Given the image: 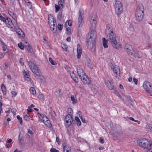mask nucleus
Listing matches in <instances>:
<instances>
[{"label":"nucleus","mask_w":152,"mask_h":152,"mask_svg":"<svg viewBox=\"0 0 152 152\" xmlns=\"http://www.w3.org/2000/svg\"><path fill=\"white\" fill-rule=\"evenodd\" d=\"M116 36L115 32L113 30H110L107 35V40L114 48L118 49L121 48V44L119 42H117L116 40Z\"/></svg>","instance_id":"f257e3e1"},{"label":"nucleus","mask_w":152,"mask_h":152,"mask_svg":"<svg viewBox=\"0 0 152 152\" xmlns=\"http://www.w3.org/2000/svg\"><path fill=\"white\" fill-rule=\"evenodd\" d=\"M144 7L143 5L140 4L138 5L135 13V17L136 20L140 22L141 21L143 17Z\"/></svg>","instance_id":"f03ea898"},{"label":"nucleus","mask_w":152,"mask_h":152,"mask_svg":"<svg viewBox=\"0 0 152 152\" xmlns=\"http://www.w3.org/2000/svg\"><path fill=\"white\" fill-rule=\"evenodd\" d=\"M48 22L51 30L53 32H55L56 30H55V27H56V29L57 26L56 19L55 17L51 14L49 15H48Z\"/></svg>","instance_id":"7ed1b4c3"},{"label":"nucleus","mask_w":152,"mask_h":152,"mask_svg":"<svg viewBox=\"0 0 152 152\" xmlns=\"http://www.w3.org/2000/svg\"><path fill=\"white\" fill-rule=\"evenodd\" d=\"M28 64L31 70L34 74L37 76H40L41 74L40 70L34 63L29 61L28 62Z\"/></svg>","instance_id":"20e7f679"},{"label":"nucleus","mask_w":152,"mask_h":152,"mask_svg":"<svg viewBox=\"0 0 152 152\" xmlns=\"http://www.w3.org/2000/svg\"><path fill=\"white\" fill-rule=\"evenodd\" d=\"M96 37V31L94 29L91 30V31L89 33L87 37V39L88 40V42L90 41H95Z\"/></svg>","instance_id":"39448f33"},{"label":"nucleus","mask_w":152,"mask_h":152,"mask_svg":"<svg viewBox=\"0 0 152 152\" xmlns=\"http://www.w3.org/2000/svg\"><path fill=\"white\" fill-rule=\"evenodd\" d=\"M138 143L140 147L147 149L149 142L146 139H143L139 140Z\"/></svg>","instance_id":"423d86ee"},{"label":"nucleus","mask_w":152,"mask_h":152,"mask_svg":"<svg viewBox=\"0 0 152 152\" xmlns=\"http://www.w3.org/2000/svg\"><path fill=\"white\" fill-rule=\"evenodd\" d=\"M115 9L117 14L119 15L123 11V7L121 2L116 1L115 4Z\"/></svg>","instance_id":"0eeeda50"},{"label":"nucleus","mask_w":152,"mask_h":152,"mask_svg":"<svg viewBox=\"0 0 152 152\" xmlns=\"http://www.w3.org/2000/svg\"><path fill=\"white\" fill-rule=\"evenodd\" d=\"M125 49L129 54L134 56H137V53L132 48V47L129 44H126L125 46Z\"/></svg>","instance_id":"6e6552de"},{"label":"nucleus","mask_w":152,"mask_h":152,"mask_svg":"<svg viewBox=\"0 0 152 152\" xmlns=\"http://www.w3.org/2000/svg\"><path fill=\"white\" fill-rule=\"evenodd\" d=\"M65 121L66 122L65 123L66 127V128H68L71 125L73 121V118L72 115L70 114L67 115L65 117Z\"/></svg>","instance_id":"1a4fd4ad"},{"label":"nucleus","mask_w":152,"mask_h":152,"mask_svg":"<svg viewBox=\"0 0 152 152\" xmlns=\"http://www.w3.org/2000/svg\"><path fill=\"white\" fill-rule=\"evenodd\" d=\"M4 22L5 23L7 26L10 28L11 30H14L15 28L10 18H7L6 19V21H4Z\"/></svg>","instance_id":"9d476101"},{"label":"nucleus","mask_w":152,"mask_h":152,"mask_svg":"<svg viewBox=\"0 0 152 152\" xmlns=\"http://www.w3.org/2000/svg\"><path fill=\"white\" fill-rule=\"evenodd\" d=\"M143 86L144 89L145 91L148 93H150L151 91V84L147 81H145L143 85Z\"/></svg>","instance_id":"9b49d317"},{"label":"nucleus","mask_w":152,"mask_h":152,"mask_svg":"<svg viewBox=\"0 0 152 152\" xmlns=\"http://www.w3.org/2000/svg\"><path fill=\"white\" fill-rule=\"evenodd\" d=\"M114 75L116 77L118 78L120 75V72L119 67L116 66H114L113 68Z\"/></svg>","instance_id":"f8f14e48"},{"label":"nucleus","mask_w":152,"mask_h":152,"mask_svg":"<svg viewBox=\"0 0 152 152\" xmlns=\"http://www.w3.org/2000/svg\"><path fill=\"white\" fill-rule=\"evenodd\" d=\"M87 42L86 44V46L90 50H91L93 48H95V46L96 45L95 41H90L88 42V40L87 39Z\"/></svg>","instance_id":"ddd939ff"},{"label":"nucleus","mask_w":152,"mask_h":152,"mask_svg":"<svg viewBox=\"0 0 152 152\" xmlns=\"http://www.w3.org/2000/svg\"><path fill=\"white\" fill-rule=\"evenodd\" d=\"M105 84L107 85V87L109 89L112 90L114 88V86L113 84L112 79H109L105 83Z\"/></svg>","instance_id":"4468645a"},{"label":"nucleus","mask_w":152,"mask_h":152,"mask_svg":"<svg viewBox=\"0 0 152 152\" xmlns=\"http://www.w3.org/2000/svg\"><path fill=\"white\" fill-rule=\"evenodd\" d=\"M80 78L83 82L85 84L89 85L91 83L89 78L86 75H84L83 76H82V77H80Z\"/></svg>","instance_id":"2eb2a0df"},{"label":"nucleus","mask_w":152,"mask_h":152,"mask_svg":"<svg viewBox=\"0 0 152 152\" xmlns=\"http://www.w3.org/2000/svg\"><path fill=\"white\" fill-rule=\"evenodd\" d=\"M77 58L79 59L81 57L82 52L81 45L79 44L77 45Z\"/></svg>","instance_id":"dca6fc26"},{"label":"nucleus","mask_w":152,"mask_h":152,"mask_svg":"<svg viewBox=\"0 0 152 152\" xmlns=\"http://www.w3.org/2000/svg\"><path fill=\"white\" fill-rule=\"evenodd\" d=\"M77 70L78 75L80 78L82 77V76H83L84 75H86L85 73L82 68L79 67L77 68Z\"/></svg>","instance_id":"f3484780"},{"label":"nucleus","mask_w":152,"mask_h":152,"mask_svg":"<svg viewBox=\"0 0 152 152\" xmlns=\"http://www.w3.org/2000/svg\"><path fill=\"white\" fill-rule=\"evenodd\" d=\"M15 31L17 33L20 37H23L24 36V33L18 27L15 28Z\"/></svg>","instance_id":"a211bd4d"},{"label":"nucleus","mask_w":152,"mask_h":152,"mask_svg":"<svg viewBox=\"0 0 152 152\" xmlns=\"http://www.w3.org/2000/svg\"><path fill=\"white\" fill-rule=\"evenodd\" d=\"M96 22L94 19H93L92 20L90 21V27L91 30L94 29L96 26Z\"/></svg>","instance_id":"6ab92c4d"},{"label":"nucleus","mask_w":152,"mask_h":152,"mask_svg":"<svg viewBox=\"0 0 152 152\" xmlns=\"http://www.w3.org/2000/svg\"><path fill=\"white\" fill-rule=\"evenodd\" d=\"M82 15H83V14L82 13H81L80 11V14L78 19V25L79 27H81L82 26L83 20H82Z\"/></svg>","instance_id":"aec40b11"},{"label":"nucleus","mask_w":152,"mask_h":152,"mask_svg":"<svg viewBox=\"0 0 152 152\" xmlns=\"http://www.w3.org/2000/svg\"><path fill=\"white\" fill-rule=\"evenodd\" d=\"M71 76L73 80L76 83H77L78 82V79L77 77H75V74L74 72H72L70 73Z\"/></svg>","instance_id":"412c9836"},{"label":"nucleus","mask_w":152,"mask_h":152,"mask_svg":"<svg viewBox=\"0 0 152 152\" xmlns=\"http://www.w3.org/2000/svg\"><path fill=\"white\" fill-rule=\"evenodd\" d=\"M86 61L87 65L91 68H92L93 67L92 62L89 59H87Z\"/></svg>","instance_id":"4be33fe9"},{"label":"nucleus","mask_w":152,"mask_h":152,"mask_svg":"<svg viewBox=\"0 0 152 152\" xmlns=\"http://www.w3.org/2000/svg\"><path fill=\"white\" fill-rule=\"evenodd\" d=\"M107 40L105 38H102V44L103 47L106 48H107L108 45H107Z\"/></svg>","instance_id":"5701e85b"},{"label":"nucleus","mask_w":152,"mask_h":152,"mask_svg":"<svg viewBox=\"0 0 152 152\" xmlns=\"http://www.w3.org/2000/svg\"><path fill=\"white\" fill-rule=\"evenodd\" d=\"M75 97V96L72 95L71 97V100L72 101V104H76L77 102V99H76Z\"/></svg>","instance_id":"b1692460"},{"label":"nucleus","mask_w":152,"mask_h":152,"mask_svg":"<svg viewBox=\"0 0 152 152\" xmlns=\"http://www.w3.org/2000/svg\"><path fill=\"white\" fill-rule=\"evenodd\" d=\"M62 146L63 148V151H68V150L69 151H71V147L68 146H66L64 144Z\"/></svg>","instance_id":"393cba45"},{"label":"nucleus","mask_w":152,"mask_h":152,"mask_svg":"<svg viewBox=\"0 0 152 152\" xmlns=\"http://www.w3.org/2000/svg\"><path fill=\"white\" fill-rule=\"evenodd\" d=\"M29 91L30 93L31 94H32L33 95H34L35 94L36 91L35 89L33 87H31L30 88Z\"/></svg>","instance_id":"a878e982"},{"label":"nucleus","mask_w":152,"mask_h":152,"mask_svg":"<svg viewBox=\"0 0 152 152\" xmlns=\"http://www.w3.org/2000/svg\"><path fill=\"white\" fill-rule=\"evenodd\" d=\"M58 5L61 7V9H62L63 7V4H64V0H60L58 2Z\"/></svg>","instance_id":"bb28decb"},{"label":"nucleus","mask_w":152,"mask_h":152,"mask_svg":"<svg viewBox=\"0 0 152 152\" xmlns=\"http://www.w3.org/2000/svg\"><path fill=\"white\" fill-rule=\"evenodd\" d=\"M26 48L27 49L28 51L30 53L32 52L33 51L31 47V46L29 44H28L27 46H25Z\"/></svg>","instance_id":"cd10ccee"},{"label":"nucleus","mask_w":152,"mask_h":152,"mask_svg":"<svg viewBox=\"0 0 152 152\" xmlns=\"http://www.w3.org/2000/svg\"><path fill=\"white\" fill-rule=\"evenodd\" d=\"M107 30H106V32L108 34L109 33V31L110 30H113L111 26L109 25H107L106 26Z\"/></svg>","instance_id":"c85d7f7f"},{"label":"nucleus","mask_w":152,"mask_h":152,"mask_svg":"<svg viewBox=\"0 0 152 152\" xmlns=\"http://www.w3.org/2000/svg\"><path fill=\"white\" fill-rule=\"evenodd\" d=\"M75 120L77 121V124L78 126H80L81 125V122L78 117H76L75 118Z\"/></svg>","instance_id":"c756f323"},{"label":"nucleus","mask_w":152,"mask_h":152,"mask_svg":"<svg viewBox=\"0 0 152 152\" xmlns=\"http://www.w3.org/2000/svg\"><path fill=\"white\" fill-rule=\"evenodd\" d=\"M45 123H44L45 124L46 126L47 127H50L51 126V124H50V122L49 119L46 122H45Z\"/></svg>","instance_id":"7c9ffc66"},{"label":"nucleus","mask_w":152,"mask_h":152,"mask_svg":"<svg viewBox=\"0 0 152 152\" xmlns=\"http://www.w3.org/2000/svg\"><path fill=\"white\" fill-rule=\"evenodd\" d=\"M49 60L52 65H55L57 64V63L51 58H49Z\"/></svg>","instance_id":"2f4dec72"},{"label":"nucleus","mask_w":152,"mask_h":152,"mask_svg":"<svg viewBox=\"0 0 152 152\" xmlns=\"http://www.w3.org/2000/svg\"><path fill=\"white\" fill-rule=\"evenodd\" d=\"M146 128L148 131H152V126L150 124H148L146 126Z\"/></svg>","instance_id":"473e14b6"},{"label":"nucleus","mask_w":152,"mask_h":152,"mask_svg":"<svg viewBox=\"0 0 152 152\" xmlns=\"http://www.w3.org/2000/svg\"><path fill=\"white\" fill-rule=\"evenodd\" d=\"M38 98L42 101L44 100V96L42 94H39L38 95Z\"/></svg>","instance_id":"72a5a7b5"},{"label":"nucleus","mask_w":152,"mask_h":152,"mask_svg":"<svg viewBox=\"0 0 152 152\" xmlns=\"http://www.w3.org/2000/svg\"><path fill=\"white\" fill-rule=\"evenodd\" d=\"M1 89L3 93H5L6 92V87L4 84H2L1 87Z\"/></svg>","instance_id":"f704fd0d"},{"label":"nucleus","mask_w":152,"mask_h":152,"mask_svg":"<svg viewBox=\"0 0 152 152\" xmlns=\"http://www.w3.org/2000/svg\"><path fill=\"white\" fill-rule=\"evenodd\" d=\"M2 44L3 45L2 46L3 50L4 51H6L7 49L6 45L5 44V43L3 42H2Z\"/></svg>","instance_id":"c9c22d12"},{"label":"nucleus","mask_w":152,"mask_h":152,"mask_svg":"<svg viewBox=\"0 0 152 152\" xmlns=\"http://www.w3.org/2000/svg\"><path fill=\"white\" fill-rule=\"evenodd\" d=\"M17 118L18 119V120L20 122V123L21 125H22V120L21 118H20V116L19 115H18L17 116Z\"/></svg>","instance_id":"e433bc0d"},{"label":"nucleus","mask_w":152,"mask_h":152,"mask_svg":"<svg viewBox=\"0 0 152 152\" xmlns=\"http://www.w3.org/2000/svg\"><path fill=\"white\" fill-rule=\"evenodd\" d=\"M55 6L56 8L55 12H57L59 11L60 9H61V7L59 5L58 6L56 4L55 5Z\"/></svg>","instance_id":"4c0bfd02"},{"label":"nucleus","mask_w":152,"mask_h":152,"mask_svg":"<svg viewBox=\"0 0 152 152\" xmlns=\"http://www.w3.org/2000/svg\"><path fill=\"white\" fill-rule=\"evenodd\" d=\"M18 47L22 50H23L24 48V46L22 45V43H19L18 44Z\"/></svg>","instance_id":"58836bf2"},{"label":"nucleus","mask_w":152,"mask_h":152,"mask_svg":"<svg viewBox=\"0 0 152 152\" xmlns=\"http://www.w3.org/2000/svg\"><path fill=\"white\" fill-rule=\"evenodd\" d=\"M23 75L24 76H29V72L28 71L24 70L23 72Z\"/></svg>","instance_id":"ea45409f"},{"label":"nucleus","mask_w":152,"mask_h":152,"mask_svg":"<svg viewBox=\"0 0 152 152\" xmlns=\"http://www.w3.org/2000/svg\"><path fill=\"white\" fill-rule=\"evenodd\" d=\"M6 19L0 13V20L3 22H4V21H6Z\"/></svg>","instance_id":"a19ab883"},{"label":"nucleus","mask_w":152,"mask_h":152,"mask_svg":"<svg viewBox=\"0 0 152 152\" xmlns=\"http://www.w3.org/2000/svg\"><path fill=\"white\" fill-rule=\"evenodd\" d=\"M57 27L59 30H61L62 29L63 25L61 24H58Z\"/></svg>","instance_id":"79ce46f5"},{"label":"nucleus","mask_w":152,"mask_h":152,"mask_svg":"<svg viewBox=\"0 0 152 152\" xmlns=\"http://www.w3.org/2000/svg\"><path fill=\"white\" fill-rule=\"evenodd\" d=\"M66 31H67V34H69L71 33V30L70 28L68 27L66 28Z\"/></svg>","instance_id":"37998d69"},{"label":"nucleus","mask_w":152,"mask_h":152,"mask_svg":"<svg viewBox=\"0 0 152 152\" xmlns=\"http://www.w3.org/2000/svg\"><path fill=\"white\" fill-rule=\"evenodd\" d=\"M67 24L69 25V26H72L71 21L70 20L67 21L66 22V25Z\"/></svg>","instance_id":"c03bdc74"},{"label":"nucleus","mask_w":152,"mask_h":152,"mask_svg":"<svg viewBox=\"0 0 152 152\" xmlns=\"http://www.w3.org/2000/svg\"><path fill=\"white\" fill-rule=\"evenodd\" d=\"M24 119L25 120L28 121V120L29 119V116L27 114H26L24 116Z\"/></svg>","instance_id":"a18cd8bd"},{"label":"nucleus","mask_w":152,"mask_h":152,"mask_svg":"<svg viewBox=\"0 0 152 152\" xmlns=\"http://www.w3.org/2000/svg\"><path fill=\"white\" fill-rule=\"evenodd\" d=\"M38 114H39L41 117H40V118L42 120V119H43V118H44V117H46V116L44 114H41L40 113H38Z\"/></svg>","instance_id":"49530a36"},{"label":"nucleus","mask_w":152,"mask_h":152,"mask_svg":"<svg viewBox=\"0 0 152 152\" xmlns=\"http://www.w3.org/2000/svg\"><path fill=\"white\" fill-rule=\"evenodd\" d=\"M62 47L63 49L65 50H67V47L66 45L64 44H63L62 45Z\"/></svg>","instance_id":"de8ad7c7"},{"label":"nucleus","mask_w":152,"mask_h":152,"mask_svg":"<svg viewBox=\"0 0 152 152\" xmlns=\"http://www.w3.org/2000/svg\"><path fill=\"white\" fill-rule=\"evenodd\" d=\"M50 152H59V151L54 148H52L50 150Z\"/></svg>","instance_id":"09e8293b"},{"label":"nucleus","mask_w":152,"mask_h":152,"mask_svg":"<svg viewBox=\"0 0 152 152\" xmlns=\"http://www.w3.org/2000/svg\"><path fill=\"white\" fill-rule=\"evenodd\" d=\"M80 118L82 122L83 123H86V121L84 118H83L82 117V116L81 115H80Z\"/></svg>","instance_id":"8fccbe9b"},{"label":"nucleus","mask_w":152,"mask_h":152,"mask_svg":"<svg viewBox=\"0 0 152 152\" xmlns=\"http://www.w3.org/2000/svg\"><path fill=\"white\" fill-rule=\"evenodd\" d=\"M65 69L68 71H70V68L67 65H65Z\"/></svg>","instance_id":"3c124183"},{"label":"nucleus","mask_w":152,"mask_h":152,"mask_svg":"<svg viewBox=\"0 0 152 152\" xmlns=\"http://www.w3.org/2000/svg\"><path fill=\"white\" fill-rule=\"evenodd\" d=\"M72 110L71 108H69L68 110V114H71L72 113Z\"/></svg>","instance_id":"603ef678"},{"label":"nucleus","mask_w":152,"mask_h":152,"mask_svg":"<svg viewBox=\"0 0 152 152\" xmlns=\"http://www.w3.org/2000/svg\"><path fill=\"white\" fill-rule=\"evenodd\" d=\"M49 119L48 118V117L46 116L44 117V118H43V119H42V120L43 121V122L45 123V122H46Z\"/></svg>","instance_id":"864d4df0"},{"label":"nucleus","mask_w":152,"mask_h":152,"mask_svg":"<svg viewBox=\"0 0 152 152\" xmlns=\"http://www.w3.org/2000/svg\"><path fill=\"white\" fill-rule=\"evenodd\" d=\"M22 138V136L20 134H19L18 136L19 141V142L21 141Z\"/></svg>","instance_id":"5fc2aeb1"},{"label":"nucleus","mask_w":152,"mask_h":152,"mask_svg":"<svg viewBox=\"0 0 152 152\" xmlns=\"http://www.w3.org/2000/svg\"><path fill=\"white\" fill-rule=\"evenodd\" d=\"M148 148L147 149L151 150L152 149V143L151 144L149 142L148 146Z\"/></svg>","instance_id":"6e6d98bb"},{"label":"nucleus","mask_w":152,"mask_h":152,"mask_svg":"<svg viewBox=\"0 0 152 152\" xmlns=\"http://www.w3.org/2000/svg\"><path fill=\"white\" fill-rule=\"evenodd\" d=\"M11 94L12 95V96L14 97H15L17 94V93L14 91H11Z\"/></svg>","instance_id":"4d7b16f0"},{"label":"nucleus","mask_w":152,"mask_h":152,"mask_svg":"<svg viewBox=\"0 0 152 152\" xmlns=\"http://www.w3.org/2000/svg\"><path fill=\"white\" fill-rule=\"evenodd\" d=\"M12 16V18L14 19V20L16 22L17 19L16 15L15 14H14V15H13Z\"/></svg>","instance_id":"13d9d810"},{"label":"nucleus","mask_w":152,"mask_h":152,"mask_svg":"<svg viewBox=\"0 0 152 152\" xmlns=\"http://www.w3.org/2000/svg\"><path fill=\"white\" fill-rule=\"evenodd\" d=\"M133 81L136 85H137V84L138 80H137V79H136L135 78H133Z\"/></svg>","instance_id":"bf43d9fd"},{"label":"nucleus","mask_w":152,"mask_h":152,"mask_svg":"<svg viewBox=\"0 0 152 152\" xmlns=\"http://www.w3.org/2000/svg\"><path fill=\"white\" fill-rule=\"evenodd\" d=\"M104 139L102 138H100L99 139V142L101 143H104Z\"/></svg>","instance_id":"052dcab7"},{"label":"nucleus","mask_w":152,"mask_h":152,"mask_svg":"<svg viewBox=\"0 0 152 152\" xmlns=\"http://www.w3.org/2000/svg\"><path fill=\"white\" fill-rule=\"evenodd\" d=\"M59 138L58 137H56V142H58V145H60L61 142H60L59 141Z\"/></svg>","instance_id":"680f3d73"},{"label":"nucleus","mask_w":152,"mask_h":152,"mask_svg":"<svg viewBox=\"0 0 152 152\" xmlns=\"http://www.w3.org/2000/svg\"><path fill=\"white\" fill-rule=\"evenodd\" d=\"M50 115L51 117L52 118V119L54 120L55 118H54V115H53V114H52V112H50Z\"/></svg>","instance_id":"e2e57ef3"},{"label":"nucleus","mask_w":152,"mask_h":152,"mask_svg":"<svg viewBox=\"0 0 152 152\" xmlns=\"http://www.w3.org/2000/svg\"><path fill=\"white\" fill-rule=\"evenodd\" d=\"M8 13L11 16H12L14 14V13L13 12L10 10H9L8 11Z\"/></svg>","instance_id":"0e129e2a"},{"label":"nucleus","mask_w":152,"mask_h":152,"mask_svg":"<svg viewBox=\"0 0 152 152\" xmlns=\"http://www.w3.org/2000/svg\"><path fill=\"white\" fill-rule=\"evenodd\" d=\"M11 111L12 112V113L14 115H16V111L14 110V109H12L11 110Z\"/></svg>","instance_id":"69168bd1"},{"label":"nucleus","mask_w":152,"mask_h":152,"mask_svg":"<svg viewBox=\"0 0 152 152\" xmlns=\"http://www.w3.org/2000/svg\"><path fill=\"white\" fill-rule=\"evenodd\" d=\"M25 79L27 81L30 80V78L29 77V76H25Z\"/></svg>","instance_id":"338daca9"},{"label":"nucleus","mask_w":152,"mask_h":152,"mask_svg":"<svg viewBox=\"0 0 152 152\" xmlns=\"http://www.w3.org/2000/svg\"><path fill=\"white\" fill-rule=\"evenodd\" d=\"M28 132L30 134H32L33 133V132L30 129H28Z\"/></svg>","instance_id":"774afa93"}]
</instances>
